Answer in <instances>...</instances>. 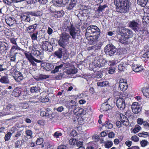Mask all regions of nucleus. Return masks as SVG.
<instances>
[{
	"instance_id": "f257e3e1",
	"label": "nucleus",
	"mask_w": 149,
	"mask_h": 149,
	"mask_svg": "<svg viewBox=\"0 0 149 149\" xmlns=\"http://www.w3.org/2000/svg\"><path fill=\"white\" fill-rule=\"evenodd\" d=\"M114 3L116 6L117 11L121 13L129 11L130 6L127 0H115Z\"/></svg>"
},
{
	"instance_id": "f03ea898",
	"label": "nucleus",
	"mask_w": 149,
	"mask_h": 149,
	"mask_svg": "<svg viewBox=\"0 0 149 149\" xmlns=\"http://www.w3.org/2000/svg\"><path fill=\"white\" fill-rule=\"evenodd\" d=\"M66 29L73 39L75 40L80 35V30L79 28H75L73 24H71L70 25L67 26Z\"/></svg>"
},
{
	"instance_id": "7ed1b4c3",
	"label": "nucleus",
	"mask_w": 149,
	"mask_h": 149,
	"mask_svg": "<svg viewBox=\"0 0 149 149\" xmlns=\"http://www.w3.org/2000/svg\"><path fill=\"white\" fill-rule=\"evenodd\" d=\"M116 51V48L112 44H108L104 48V51L106 54L111 56L114 55Z\"/></svg>"
},
{
	"instance_id": "20e7f679",
	"label": "nucleus",
	"mask_w": 149,
	"mask_h": 149,
	"mask_svg": "<svg viewBox=\"0 0 149 149\" xmlns=\"http://www.w3.org/2000/svg\"><path fill=\"white\" fill-rule=\"evenodd\" d=\"M118 32L122 36H125L129 38L133 36L132 31L124 27L119 28Z\"/></svg>"
},
{
	"instance_id": "39448f33",
	"label": "nucleus",
	"mask_w": 149,
	"mask_h": 149,
	"mask_svg": "<svg viewBox=\"0 0 149 149\" xmlns=\"http://www.w3.org/2000/svg\"><path fill=\"white\" fill-rule=\"evenodd\" d=\"M42 47L43 50L51 52L52 51L53 47L51 44L47 41H45L42 42Z\"/></svg>"
},
{
	"instance_id": "423d86ee",
	"label": "nucleus",
	"mask_w": 149,
	"mask_h": 149,
	"mask_svg": "<svg viewBox=\"0 0 149 149\" xmlns=\"http://www.w3.org/2000/svg\"><path fill=\"white\" fill-rule=\"evenodd\" d=\"M116 105L120 110H123L125 107V100L122 98H120L117 100Z\"/></svg>"
},
{
	"instance_id": "0eeeda50",
	"label": "nucleus",
	"mask_w": 149,
	"mask_h": 149,
	"mask_svg": "<svg viewBox=\"0 0 149 149\" xmlns=\"http://www.w3.org/2000/svg\"><path fill=\"white\" fill-rule=\"evenodd\" d=\"M139 24L137 21L133 20L130 22L129 27L135 32L138 31L139 29Z\"/></svg>"
},
{
	"instance_id": "6e6552de",
	"label": "nucleus",
	"mask_w": 149,
	"mask_h": 149,
	"mask_svg": "<svg viewBox=\"0 0 149 149\" xmlns=\"http://www.w3.org/2000/svg\"><path fill=\"white\" fill-rule=\"evenodd\" d=\"M125 79H120L119 81V87L121 91H124L127 88L128 85Z\"/></svg>"
},
{
	"instance_id": "1a4fd4ad",
	"label": "nucleus",
	"mask_w": 149,
	"mask_h": 149,
	"mask_svg": "<svg viewBox=\"0 0 149 149\" xmlns=\"http://www.w3.org/2000/svg\"><path fill=\"white\" fill-rule=\"evenodd\" d=\"M101 58V55L97 56L95 58L94 60V65L95 67L100 68L104 65V62L103 63H101L100 62V59Z\"/></svg>"
},
{
	"instance_id": "9d476101",
	"label": "nucleus",
	"mask_w": 149,
	"mask_h": 149,
	"mask_svg": "<svg viewBox=\"0 0 149 149\" xmlns=\"http://www.w3.org/2000/svg\"><path fill=\"white\" fill-rule=\"evenodd\" d=\"M65 64L63 63L59 65H58L55 67L54 69L52 71V73H55L58 72H61V71L64 70L65 68H67Z\"/></svg>"
},
{
	"instance_id": "9b49d317",
	"label": "nucleus",
	"mask_w": 149,
	"mask_h": 149,
	"mask_svg": "<svg viewBox=\"0 0 149 149\" xmlns=\"http://www.w3.org/2000/svg\"><path fill=\"white\" fill-rule=\"evenodd\" d=\"M131 108L132 111L135 114H137L141 111V108L138 103L136 102H134L132 103Z\"/></svg>"
},
{
	"instance_id": "f8f14e48",
	"label": "nucleus",
	"mask_w": 149,
	"mask_h": 149,
	"mask_svg": "<svg viewBox=\"0 0 149 149\" xmlns=\"http://www.w3.org/2000/svg\"><path fill=\"white\" fill-rule=\"evenodd\" d=\"M147 83H145L144 87L142 89V91L143 95L147 98H149V88Z\"/></svg>"
},
{
	"instance_id": "ddd939ff",
	"label": "nucleus",
	"mask_w": 149,
	"mask_h": 149,
	"mask_svg": "<svg viewBox=\"0 0 149 149\" xmlns=\"http://www.w3.org/2000/svg\"><path fill=\"white\" fill-rule=\"evenodd\" d=\"M38 25V24H35L32 25L26 28V31L29 34L33 33L36 29Z\"/></svg>"
},
{
	"instance_id": "4468645a",
	"label": "nucleus",
	"mask_w": 149,
	"mask_h": 149,
	"mask_svg": "<svg viewBox=\"0 0 149 149\" xmlns=\"http://www.w3.org/2000/svg\"><path fill=\"white\" fill-rule=\"evenodd\" d=\"M13 77L15 80L17 82H20L23 79L22 74L19 71L16 72Z\"/></svg>"
},
{
	"instance_id": "2eb2a0df",
	"label": "nucleus",
	"mask_w": 149,
	"mask_h": 149,
	"mask_svg": "<svg viewBox=\"0 0 149 149\" xmlns=\"http://www.w3.org/2000/svg\"><path fill=\"white\" fill-rule=\"evenodd\" d=\"M128 64L127 62H121L118 65V69L121 71H124L127 69V68Z\"/></svg>"
},
{
	"instance_id": "dca6fc26",
	"label": "nucleus",
	"mask_w": 149,
	"mask_h": 149,
	"mask_svg": "<svg viewBox=\"0 0 149 149\" xmlns=\"http://www.w3.org/2000/svg\"><path fill=\"white\" fill-rule=\"evenodd\" d=\"M94 30H95L94 31V40L97 41L100 34V30L97 26L94 25Z\"/></svg>"
},
{
	"instance_id": "f3484780",
	"label": "nucleus",
	"mask_w": 149,
	"mask_h": 149,
	"mask_svg": "<svg viewBox=\"0 0 149 149\" xmlns=\"http://www.w3.org/2000/svg\"><path fill=\"white\" fill-rule=\"evenodd\" d=\"M54 4L56 6H60L62 4H65L68 1V0H53Z\"/></svg>"
},
{
	"instance_id": "a211bd4d",
	"label": "nucleus",
	"mask_w": 149,
	"mask_h": 149,
	"mask_svg": "<svg viewBox=\"0 0 149 149\" xmlns=\"http://www.w3.org/2000/svg\"><path fill=\"white\" fill-rule=\"evenodd\" d=\"M33 78L36 80L39 81L42 80L43 79H46L47 78H49V76L40 74L37 76H34Z\"/></svg>"
},
{
	"instance_id": "6ab92c4d",
	"label": "nucleus",
	"mask_w": 149,
	"mask_h": 149,
	"mask_svg": "<svg viewBox=\"0 0 149 149\" xmlns=\"http://www.w3.org/2000/svg\"><path fill=\"white\" fill-rule=\"evenodd\" d=\"M43 64V63L41 64V67H43V69L46 71H50L54 68V66L53 65L49 63H46V64L44 65Z\"/></svg>"
},
{
	"instance_id": "aec40b11",
	"label": "nucleus",
	"mask_w": 149,
	"mask_h": 149,
	"mask_svg": "<svg viewBox=\"0 0 149 149\" xmlns=\"http://www.w3.org/2000/svg\"><path fill=\"white\" fill-rule=\"evenodd\" d=\"M15 107L14 105H12L11 104H8L7 106L6 109L7 111V113L5 115L9 114L11 113L13 110H15Z\"/></svg>"
},
{
	"instance_id": "412c9836",
	"label": "nucleus",
	"mask_w": 149,
	"mask_h": 149,
	"mask_svg": "<svg viewBox=\"0 0 149 149\" xmlns=\"http://www.w3.org/2000/svg\"><path fill=\"white\" fill-rule=\"evenodd\" d=\"M111 106L110 105L108 104V102H105L103 103L101 107V110L102 111H106L109 109Z\"/></svg>"
},
{
	"instance_id": "4be33fe9",
	"label": "nucleus",
	"mask_w": 149,
	"mask_h": 149,
	"mask_svg": "<svg viewBox=\"0 0 149 149\" xmlns=\"http://www.w3.org/2000/svg\"><path fill=\"white\" fill-rule=\"evenodd\" d=\"M21 93L20 89L19 88H16L14 90L12 93V95L15 97H19Z\"/></svg>"
},
{
	"instance_id": "5701e85b",
	"label": "nucleus",
	"mask_w": 149,
	"mask_h": 149,
	"mask_svg": "<svg viewBox=\"0 0 149 149\" xmlns=\"http://www.w3.org/2000/svg\"><path fill=\"white\" fill-rule=\"evenodd\" d=\"M29 14L32 16L38 17L42 15V12L41 11L37 10L35 11L29 12Z\"/></svg>"
},
{
	"instance_id": "b1692460",
	"label": "nucleus",
	"mask_w": 149,
	"mask_h": 149,
	"mask_svg": "<svg viewBox=\"0 0 149 149\" xmlns=\"http://www.w3.org/2000/svg\"><path fill=\"white\" fill-rule=\"evenodd\" d=\"M76 107V104L73 100H71L67 104V107L69 109H74Z\"/></svg>"
},
{
	"instance_id": "393cba45",
	"label": "nucleus",
	"mask_w": 149,
	"mask_h": 149,
	"mask_svg": "<svg viewBox=\"0 0 149 149\" xmlns=\"http://www.w3.org/2000/svg\"><path fill=\"white\" fill-rule=\"evenodd\" d=\"M38 33V31H37L36 33H32L29 34L32 40V42H33L35 40H37Z\"/></svg>"
},
{
	"instance_id": "a878e982",
	"label": "nucleus",
	"mask_w": 149,
	"mask_h": 149,
	"mask_svg": "<svg viewBox=\"0 0 149 149\" xmlns=\"http://www.w3.org/2000/svg\"><path fill=\"white\" fill-rule=\"evenodd\" d=\"M102 125L105 126L106 129H111L113 127V124L109 120L106 121Z\"/></svg>"
},
{
	"instance_id": "bb28decb",
	"label": "nucleus",
	"mask_w": 149,
	"mask_h": 149,
	"mask_svg": "<svg viewBox=\"0 0 149 149\" xmlns=\"http://www.w3.org/2000/svg\"><path fill=\"white\" fill-rule=\"evenodd\" d=\"M70 37V36L68 33L65 32L62 33L61 36L60 37L64 40L67 42H68Z\"/></svg>"
},
{
	"instance_id": "cd10ccee",
	"label": "nucleus",
	"mask_w": 149,
	"mask_h": 149,
	"mask_svg": "<svg viewBox=\"0 0 149 149\" xmlns=\"http://www.w3.org/2000/svg\"><path fill=\"white\" fill-rule=\"evenodd\" d=\"M0 82L4 84H8L10 81L8 77L5 76L1 77L0 79Z\"/></svg>"
},
{
	"instance_id": "c85d7f7f",
	"label": "nucleus",
	"mask_w": 149,
	"mask_h": 149,
	"mask_svg": "<svg viewBox=\"0 0 149 149\" xmlns=\"http://www.w3.org/2000/svg\"><path fill=\"white\" fill-rule=\"evenodd\" d=\"M40 116H46L47 118H49L50 119L53 118L54 117L52 116V115L51 114L49 113L46 112L44 111H41L40 113Z\"/></svg>"
},
{
	"instance_id": "c756f323",
	"label": "nucleus",
	"mask_w": 149,
	"mask_h": 149,
	"mask_svg": "<svg viewBox=\"0 0 149 149\" xmlns=\"http://www.w3.org/2000/svg\"><path fill=\"white\" fill-rule=\"evenodd\" d=\"M54 17H62L64 14V12L62 10L60 11H55L54 12Z\"/></svg>"
},
{
	"instance_id": "7c9ffc66",
	"label": "nucleus",
	"mask_w": 149,
	"mask_h": 149,
	"mask_svg": "<svg viewBox=\"0 0 149 149\" xmlns=\"http://www.w3.org/2000/svg\"><path fill=\"white\" fill-rule=\"evenodd\" d=\"M61 48H60L58 50L55 52L54 54L58 57V58H61L63 56V51Z\"/></svg>"
},
{
	"instance_id": "2f4dec72",
	"label": "nucleus",
	"mask_w": 149,
	"mask_h": 149,
	"mask_svg": "<svg viewBox=\"0 0 149 149\" xmlns=\"http://www.w3.org/2000/svg\"><path fill=\"white\" fill-rule=\"evenodd\" d=\"M68 42L64 40L62 38L60 37L58 41V43L60 46L62 47L63 48H64L67 44Z\"/></svg>"
},
{
	"instance_id": "473e14b6",
	"label": "nucleus",
	"mask_w": 149,
	"mask_h": 149,
	"mask_svg": "<svg viewBox=\"0 0 149 149\" xmlns=\"http://www.w3.org/2000/svg\"><path fill=\"white\" fill-rule=\"evenodd\" d=\"M40 90V88L38 86H37L31 87L30 89V91L32 93H34L39 92Z\"/></svg>"
},
{
	"instance_id": "72a5a7b5",
	"label": "nucleus",
	"mask_w": 149,
	"mask_h": 149,
	"mask_svg": "<svg viewBox=\"0 0 149 149\" xmlns=\"http://www.w3.org/2000/svg\"><path fill=\"white\" fill-rule=\"evenodd\" d=\"M20 17L22 21L25 22H30L31 19L29 15L27 16L23 15L21 16Z\"/></svg>"
},
{
	"instance_id": "f704fd0d",
	"label": "nucleus",
	"mask_w": 149,
	"mask_h": 149,
	"mask_svg": "<svg viewBox=\"0 0 149 149\" xmlns=\"http://www.w3.org/2000/svg\"><path fill=\"white\" fill-rule=\"evenodd\" d=\"M148 0H137V3L143 7H145L146 5Z\"/></svg>"
},
{
	"instance_id": "c9c22d12",
	"label": "nucleus",
	"mask_w": 149,
	"mask_h": 149,
	"mask_svg": "<svg viewBox=\"0 0 149 149\" xmlns=\"http://www.w3.org/2000/svg\"><path fill=\"white\" fill-rule=\"evenodd\" d=\"M31 54L36 57L40 56L42 54L41 52H40L39 49L36 50H32L31 51Z\"/></svg>"
},
{
	"instance_id": "e433bc0d",
	"label": "nucleus",
	"mask_w": 149,
	"mask_h": 149,
	"mask_svg": "<svg viewBox=\"0 0 149 149\" xmlns=\"http://www.w3.org/2000/svg\"><path fill=\"white\" fill-rule=\"evenodd\" d=\"M32 42V45L29 47L30 49H31V50L39 49V45L38 44L34 43V42Z\"/></svg>"
},
{
	"instance_id": "4c0bfd02",
	"label": "nucleus",
	"mask_w": 149,
	"mask_h": 149,
	"mask_svg": "<svg viewBox=\"0 0 149 149\" xmlns=\"http://www.w3.org/2000/svg\"><path fill=\"white\" fill-rule=\"evenodd\" d=\"M76 113L78 116L84 115L86 113V111L83 108H79L78 109L77 111L76 112Z\"/></svg>"
},
{
	"instance_id": "58836bf2",
	"label": "nucleus",
	"mask_w": 149,
	"mask_h": 149,
	"mask_svg": "<svg viewBox=\"0 0 149 149\" xmlns=\"http://www.w3.org/2000/svg\"><path fill=\"white\" fill-rule=\"evenodd\" d=\"M142 22L144 25L147 24L149 25V16H144L142 18Z\"/></svg>"
},
{
	"instance_id": "ea45409f",
	"label": "nucleus",
	"mask_w": 149,
	"mask_h": 149,
	"mask_svg": "<svg viewBox=\"0 0 149 149\" xmlns=\"http://www.w3.org/2000/svg\"><path fill=\"white\" fill-rule=\"evenodd\" d=\"M86 79L88 81V83L89 84L91 85H92V83L93 82V75H88L87 76V77L86 78Z\"/></svg>"
},
{
	"instance_id": "a19ab883",
	"label": "nucleus",
	"mask_w": 149,
	"mask_h": 149,
	"mask_svg": "<svg viewBox=\"0 0 149 149\" xmlns=\"http://www.w3.org/2000/svg\"><path fill=\"white\" fill-rule=\"evenodd\" d=\"M7 48L6 46L3 44H0V54H2L5 52Z\"/></svg>"
},
{
	"instance_id": "79ce46f5",
	"label": "nucleus",
	"mask_w": 149,
	"mask_h": 149,
	"mask_svg": "<svg viewBox=\"0 0 149 149\" xmlns=\"http://www.w3.org/2000/svg\"><path fill=\"white\" fill-rule=\"evenodd\" d=\"M120 40V42L122 44H127L128 43V37L125 36H124Z\"/></svg>"
},
{
	"instance_id": "37998d69",
	"label": "nucleus",
	"mask_w": 149,
	"mask_h": 149,
	"mask_svg": "<svg viewBox=\"0 0 149 149\" xmlns=\"http://www.w3.org/2000/svg\"><path fill=\"white\" fill-rule=\"evenodd\" d=\"M94 75H95V77L100 78L102 77V74L100 71H98L96 72L95 71L94 73Z\"/></svg>"
},
{
	"instance_id": "c03bdc74",
	"label": "nucleus",
	"mask_w": 149,
	"mask_h": 149,
	"mask_svg": "<svg viewBox=\"0 0 149 149\" xmlns=\"http://www.w3.org/2000/svg\"><path fill=\"white\" fill-rule=\"evenodd\" d=\"M102 45V43L101 42H99L97 43L94 46V47L95 49V52H98V50L100 49Z\"/></svg>"
},
{
	"instance_id": "a18cd8bd",
	"label": "nucleus",
	"mask_w": 149,
	"mask_h": 149,
	"mask_svg": "<svg viewBox=\"0 0 149 149\" xmlns=\"http://www.w3.org/2000/svg\"><path fill=\"white\" fill-rule=\"evenodd\" d=\"M12 135V134L11 132H8L4 136V139L5 141H9Z\"/></svg>"
},
{
	"instance_id": "49530a36",
	"label": "nucleus",
	"mask_w": 149,
	"mask_h": 149,
	"mask_svg": "<svg viewBox=\"0 0 149 149\" xmlns=\"http://www.w3.org/2000/svg\"><path fill=\"white\" fill-rule=\"evenodd\" d=\"M113 143L112 141H108L105 142L104 144V146L106 148H109L111 147L113 145Z\"/></svg>"
},
{
	"instance_id": "de8ad7c7",
	"label": "nucleus",
	"mask_w": 149,
	"mask_h": 149,
	"mask_svg": "<svg viewBox=\"0 0 149 149\" xmlns=\"http://www.w3.org/2000/svg\"><path fill=\"white\" fill-rule=\"evenodd\" d=\"M108 84L107 81H103L101 82H98L97 84V86H107Z\"/></svg>"
},
{
	"instance_id": "09e8293b",
	"label": "nucleus",
	"mask_w": 149,
	"mask_h": 149,
	"mask_svg": "<svg viewBox=\"0 0 149 149\" xmlns=\"http://www.w3.org/2000/svg\"><path fill=\"white\" fill-rule=\"evenodd\" d=\"M48 95H47L45 96H43L40 97V99L42 102H48L49 100Z\"/></svg>"
},
{
	"instance_id": "8fccbe9b",
	"label": "nucleus",
	"mask_w": 149,
	"mask_h": 149,
	"mask_svg": "<svg viewBox=\"0 0 149 149\" xmlns=\"http://www.w3.org/2000/svg\"><path fill=\"white\" fill-rule=\"evenodd\" d=\"M103 62H104V65L106 64L105 63H108V65L111 66L114 65L116 63V62L114 61H104Z\"/></svg>"
},
{
	"instance_id": "3c124183",
	"label": "nucleus",
	"mask_w": 149,
	"mask_h": 149,
	"mask_svg": "<svg viewBox=\"0 0 149 149\" xmlns=\"http://www.w3.org/2000/svg\"><path fill=\"white\" fill-rule=\"evenodd\" d=\"M22 144V141L21 140H17L15 143V148H18L20 147Z\"/></svg>"
},
{
	"instance_id": "603ef678",
	"label": "nucleus",
	"mask_w": 149,
	"mask_h": 149,
	"mask_svg": "<svg viewBox=\"0 0 149 149\" xmlns=\"http://www.w3.org/2000/svg\"><path fill=\"white\" fill-rule=\"evenodd\" d=\"M77 72V70L74 68H72L69 69L68 71V74H74L76 73Z\"/></svg>"
},
{
	"instance_id": "864d4df0",
	"label": "nucleus",
	"mask_w": 149,
	"mask_h": 149,
	"mask_svg": "<svg viewBox=\"0 0 149 149\" xmlns=\"http://www.w3.org/2000/svg\"><path fill=\"white\" fill-rule=\"evenodd\" d=\"M25 133L27 136H30L31 138H32L33 136H32V135L33 134V132L31 130H27L26 131Z\"/></svg>"
},
{
	"instance_id": "5fc2aeb1",
	"label": "nucleus",
	"mask_w": 149,
	"mask_h": 149,
	"mask_svg": "<svg viewBox=\"0 0 149 149\" xmlns=\"http://www.w3.org/2000/svg\"><path fill=\"white\" fill-rule=\"evenodd\" d=\"M25 55L26 57L29 60V61L32 58H33L34 57L32 56V55L29 53H25Z\"/></svg>"
},
{
	"instance_id": "6e6d98bb",
	"label": "nucleus",
	"mask_w": 149,
	"mask_h": 149,
	"mask_svg": "<svg viewBox=\"0 0 149 149\" xmlns=\"http://www.w3.org/2000/svg\"><path fill=\"white\" fill-rule=\"evenodd\" d=\"M141 129V128L139 126L136 127L133 130L132 132L134 133H136L138 132Z\"/></svg>"
},
{
	"instance_id": "4d7b16f0",
	"label": "nucleus",
	"mask_w": 149,
	"mask_h": 149,
	"mask_svg": "<svg viewBox=\"0 0 149 149\" xmlns=\"http://www.w3.org/2000/svg\"><path fill=\"white\" fill-rule=\"evenodd\" d=\"M43 140L42 138H38L36 141V144L37 145H40L43 143Z\"/></svg>"
},
{
	"instance_id": "13d9d810",
	"label": "nucleus",
	"mask_w": 149,
	"mask_h": 149,
	"mask_svg": "<svg viewBox=\"0 0 149 149\" xmlns=\"http://www.w3.org/2000/svg\"><path fill=\"white\" fill-rule=\"evenodd\" d=\"M131 139L133 141L136 142L139 141V138L137 136L134 135L132 136L131 138Z\"/></svg>"
},
{
	"instance_id": "bf43d9fd",
	"label": "nucleus",
	"mask_w": 149,
	"mask_h": 149,
	"mask_svg": "<svg viewBox=\"0 0 149 149\" xmlns=\"http://www.w3.org/2000/svg\"><path fill=\"white\" fill-rule=\"evenodd\" d=\"M121 121V122L122 124L126 126H127L129 125L130 123L128 119Z\"/></svg>"
},
{
	"instance_id": "052dcab7",
	"label": "nucleus",
	"mask_w": 149,
	"mask_h": 149,
	"mask_svg": "<svg viewBox=\"0 0 149 149\" xmlns=\"http://www.w3.org/2000/svg\"><path fill=\"white\" fill-rule=\"evenodd\" d=\"M148 143V141L145 140H143L140 142V144L141 146L144 147L146 146Z\"/></svg>"
},
{
	"instance_id": "680f3d73",
	"label": "nucleus",
	"mask_w": 149,
	"mask_h": 149,
	"mask_svg": "<svg viewBox=\"0 0 149 149\" xmlns=\"http://www.w3.org/2000/svg\"><path fill=\"white\" fill-rule=\"evenodd\" d=\"M76 5L74 4L71 3L70 2L69 5L67 6V8L69 10H71L72 8L75 6Z\"/></svg>"
},
{
	"instance_id": "e2e57ef3",
	"label": "nucleus",
	"mask_w": 149,
	"mask_h": 149,
	"mask_svg": "<svg viewBox=\"0 0 149 149\" xmlns=\"http://www.w3.org/2000/svg\"><path fill=\"white\" fill-rule=\"evenodd\" d=\"M120 120L121 121H123L124 120H125L128 119L127 118L125 115L122 113L120 114Z\"/></svg>"
},
{
	"instance_id": "0e129e2a",
	"label": "nucleus",
	"mask_w": 149,
	"mask_h": 149,
	"mask_svg": "<svg viewBox=\"0 0 149 149\" xmlns=\"http://www.w3.org/2000/svg\"><path fill=\"white\" fill-rule=\"evenodd\" d=\"M76 143V140L74 138L71 139L69 140V143L70 145H74Z\"/></svg>"
},
{
	"instance_id": "69168bd1",
	"label": "nucleus",
	"mask_w": 149,
	"mask_h": 149,
	"mask_svg": "<svg viewBox=\"0 0 149 149\" xmlns=\"http://www.w3.org/2000/svg\"><path fill=\"white\" fill-rule=\"evenodd\" d=\"M62 134L58 132H56L54 134L53 136L56 138H58L60 136H62Z\"/></svg>"
},
{
	"instance_id": "338daca9",
	"label": "nucleus",
	"mask_w": 149,
	"mask_h": 149,
	"mask_svg": "<svg viewBox=\"0 0 149 149\" xmlns=\"http://www.w3.org/2000/svg\"><path fill=\"white\" fill-rule=\"evenodd\" d=\"M148 133L147 132H143L141 133L138 134V136L139 137H144V136L146 135H148Z\"/></svg>"
},
{
	"instance_id": "774afa93",
	"label": "nucleus",
	"mask_w": 149,
	"mask_h": 149,
	"mask_svg": "<svg viewBox=\"0 0 149 149\" xmlns=\"http://www.w3.org/2000/svg\"><path fill=\"white\" fill-rule=\"evenodd\" d=\"M115 70V68H109V69L108 70V73L110 74H112L114 73Z\"/></svg>"
}]
</instances>
